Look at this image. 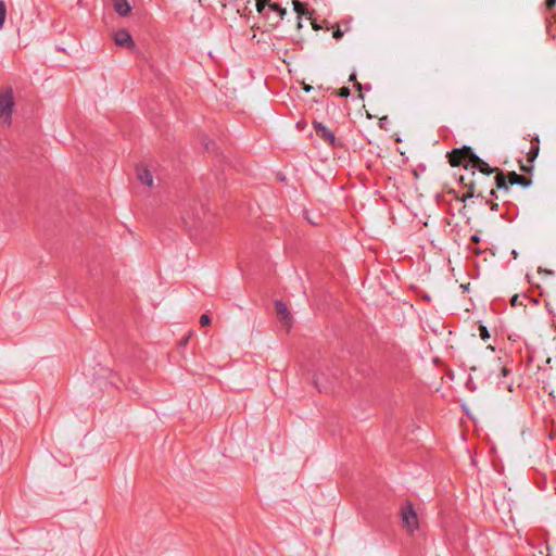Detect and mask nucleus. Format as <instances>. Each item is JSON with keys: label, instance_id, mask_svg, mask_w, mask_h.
<instances>
[{"label": "nucleus", "instance_id": "1", "mask_svg": "<svg viewBox=\"0 0 556 556\" xmlns=\"http://www.w3.org/2000/svg\"><path fill=\"white\" fill-rule=\"evenodd\" d=\"M256 11L265 18L270 20L269 13H274L273 26H277L287 14V10L279 3L271 2L270 0H255Z\"/></svg>", "mask_w": 556, "mask_h": 556}, {"label": "nucleus", "instance_id": "2", "mask_svg": "<svg viewBox=\"0 0 556 556\" xmlns=\"http://www.w3.org/2000/svg\"><path fill=\"white\" fill-rule=\"evenodd\" d=\"M14 96L12 88H7L0 91V121L3 124L10 125L12 119V112L14 109Z\"/></svg>", "mask_w": 556, "mask_h": 556}, {"label": "nucleus", "instance_id": "3", "mask_svg": "<svg viewBox=\"0 0 556 556\" xmlns=\"http://www.w3.org/2000/svg\"><path fill=\"white\" fill-rule=\"evenodd\" d=\"M402 527L409 533L415 532L419 528L418 515L412 503H406L400 510Z\"/></svg>", "mask_w": 556, "mask_h": 556}, {"label": "nucleus", "instance_id": "4", "mask_svg": "<svg viewBox=\"0 0 556 556\" xmlns=\"http://www.w3.org/2000/svg\"><path fill=\"white\" fill-rule=\"evenodd\" d=\"M313 126H314L317 137L323 139L325 142L329 143L331 147L336 148V147L342 146V142L340 141V139L336 138L334 132L332 130L328 129L325 125H323L319 122H314Z\"/></svg>", "mask_w": 556, "mask_h": 556}, {"label": "nucleus", "instance_id": "5", "mask_svg": "<svg viewBox=\"0 0 556 556\" xmlns=\"http://www.w3.org/2000/svg\"><path fill=\"white\" fill-rule=\"evenodd\" d=\"M470 154H473L469 147H464L463 149H456L453 151L450 157V163L452 166H459L464 164L465 166L470 165Z\"/></svg>", "mask_w": 556, "mask_h": 556}, {"label": "nucleus", "instance_id": "6", "mask_svg": "<svg viewBox=\"0 0 556 556\" xmlns=\"http://www.w3.org/2000/svg\"><path fill=\"white\" fill-rule=\"evenodd\" d=\"M114 42L118 47L132 49L135 48V41L127 29H119L114 33Z\"/></svg>", "mask_w": 556, "mask_h": 556}, {"label": "nucleus", "instance_id": "7", "mask_svg": "<svg viewBox=\"0 0 556 556\" xmlns=\"http://www.w3.org/2000/svg\"><path fill=\"white\" fill-rule=\"evenodd\" d=\"M275 308L280 321L285 326L290 327L292 325V315L289 312L287 304L282 301H276Z\"/></svg>", "mask_w": 556, "mask_h": 556}, {"label": "nucleus", "instance_id": "8", "mask_svg": "<svg viewBox=\"0 0 556 556\" xmlns=\"http://www.w3.org/2000/svg\"><path fill=\"white\" fill-rule=\"evenodd\" d=\"M470 166L472 168H477L479 169L481 173L483 174H492L493 172H495L494 168L490 167V165L484 162L483 160H481L478 155H476L475 153L473 154H470Z\"/></svg>", "mask_w": 556, "mask_h": 556}, {"label": "nucleus", "instance_id": "9", "mask_svg": "<svg viewBox=\"0 0 556 556\" xmlns=\"http://www.w3.org/2000/svg\"><path fill=\"white\" fill-rule=\"evenodd\" d=\"M136 172H137V178L139 179V181L147 186V187H152L153 186V177H152V174L151 172L144 166V165H137L136 167Z\"/></svg>", "mask_w": 556, "mask_h": 556}, {"label": "nucleus", "instance_id": "10", "mask_svg": "<svg viewBox=\"0 0 556 556\" xmlns=\"http://www.w3.org/2000/svg\"><path fill=\"white\" fill-rule=\"evenodd\" d=\"M293 10L295 11L298 15V26L301 27V18L304 15L311 14L308 11L307 4L304 2H301L300 0H292Z\"/></svg>", "mask_w": 556, "mask_h": 556}, {"label": "nucleus", "instance_id": "11", "mask_svg": "<svg viewBox=\"0 0 556 556\" xmlns=\"http://www.w3.org/2000/svg\"><path fill=\"white\" fill-rule=\"evenodd\" d=\"M114 10L119 16H127L131 11L128 0H114Z\"/></svg>", "mask_w": 556, "mask_h": 556}, {"label": "nucleus", "instance_id": "12", "mask_svg": "<svg viewBox=\"0 0 556 556\" xmlns=\"http://www.w3.org/2000/svg\"><path fill=\"white\" fill-rule=\"evenodd\" d=\"M508 180L510 185L528 186L529 182L525 176L518 175L515 172L509 173Z\"/></svg>", "mask_w": 556, "mask_h": 556}, {"label": "nucleus", "instance_id": "13", "mask_svg": "<svg viewBox=\"0 0 556 556\" xmlns=\"http://www.w3.org/2000/svg\"><path fill=\"white\" fill-rule=\"evenodd\" d=\"M7 17V7L3 0H0V29L3 27Z\"/></svg>", "mask_w": 556, "mask_h": 556}, {"label": "nucleus", "instance_id": "14", "mask_svg": "<svg viewBox=\"0 0 556 556\" xmlns=\"http://www.w3.org/2000/svg\"><path fill=\"white\" fill-rule=\"evenodd\" d=\"M495 180H496V186L497 188H505L507 189V184H506V178L505 176L503 175V173H498L495 177Z\"/></svg>", "mask_w": 556, "mask_h": 556}, {"label": "nucleus", "instance_id": "15", "mask_svg": "<svg viewBox=\"0 0 556 556\" xmlns=\"http://www.w3.org/2000/svg\"><path fill=\"white\" fill-rule=\"evenodd\" d=\"M536 142H539V140L536 139ZM539 154V144L538 143H532L531 146V150L529 152V160L530 161H533Z\"/></svg>", "mask_w": 556, "mask_h": 556}, {"label": "nucleus", "instance_id": "16", "mask_svg": "<svg viewBox=\"0 0 556 556\" xmlns=\"http://www.w3.org/2000/svg\"><path fill=\"white\" fill-rule=\"evenodd\" d=\"M333 94L342 98H348V86H343L338 90H333Z\"/></svg>", "mask_w": 556, "mask_h": 556}, {"label": "nucleus", "instance_id": "17", "mask_svg": "<svg viewBox=\"0 0 556 556\" xmlns=\"http://www.w3.org/2000/svg\"><path fill=\"white\" fill-rule=\"evenodd\" d=\"M200 325L206 327L211 325V318L207 314H202L200 317Z\"/></svg>", "mask_w": 556, "mask_h": 556}, {"label": "nucleus", "instance_id": "18", "mask_svg": "<svg viewBox=\"0 0 556 556\" xmlns=\"http://www.w3.org/2000/svg\"><path fill=\"white\" fill-rule=\"evenodd\" d=\"M479 330H480V337L482 340L485 341L490 338V333L485 326H480Z\"/></svg>", "mask_w": 556, "mask_h": 556}, {"label": "nucleus", "instance_id": "19", "mask_svg": "<svg viewBox=\"0 0 556 556\" xmlns=\"http://www.w3.org/2000/svg\"><path fill=\"white\" fill-rule=\"evenodd\" d=\"M343 35H344V31L341 30L339 27L336 30H333V33H332V37L336 39H341L343 37Z\"/></svg>", "mask_w": 556, "mask_h": 556}, {"label": "nucleus", "instance_id": "20", "mask_svg": "<svg viewBox=\"0 0 556 556\" xmlns=\"http://www.w3.org/2000/svg\"><path fill=\"white\" fill-rule=\"evenodd\" d=\"M517 302H518V295L513 296L511 304L517 305Z\"/></svg>", "mask_w": 556, "mask_h": 556}, {"label": "nucleus", "instance_id": "21", "mask_svg": "<svg viewBox=\"0 0 556 556\" xmlns=\"http://www.w3.org/2000/svg\"><path fill=\"white\" fill-rule=\"evenodd\" d=\"M556 3V0H547V5L553 7Z\"/></svg>", "mask_w": 556, "mask_h": 556}, {"label": "nucleus", "instance_id": "22", "mask_svg": "<svg viewBox=\"0 0 556 556\" xmlns=\"http://www.w3.org/2000/svg\"><path fill=\"white\" fill-rule=\"evenodd\" d=\"M502 374H503V376H506V375L508 374V370H507V368H506V367H503V368H502Z\"/></svg>", "mask_w": 556, "mask_h": 556}, {"label": "nucleus", "instance_id": "23", "mask_svg": "<svg viewBox=\"0 0 556 556\" xmlns=\"http://www.w3.org/2000/svg\"><path fill=\"white\" fill-rule=\"evenodd\" d=\"M307 220H308L311 224H313V225H317V223L315 222V218H312V219H311V218H308V217H307Z\"/></svg>", "mask_w": 556, "mask_h": 556}, {"label": "nucleus", "instance_id": "24", "mask_svg": "<svg viewBox=\"0 0 556 556\" xmlns=\"http://www.w3.org/2000/svg\"><path fill=\"white\" fill-rule=\"evenodd\" d=\"M307 220H308L311 224H313V225H317V223L315 222V218H312V219H311V218H308V217H307Z\"/></svg>", "mask_w": 556, "mask_h": 556}, {"label": "nucleus", "instance_id": "25", "mask_svg": "<svg viewBox=\"0 0 556 556\" xmlns=\"http://www.w3.org/2000/svg\"><path fill=\"white\" fill-rule=\"evenodd\" d=\"M349 80H350V81L355 80V76H354L353 74H350Z\"/></svg>", "mask_w": 556, "mask_h": 556}, {"label": "nucleus", "instance_id": "26", "mask_svg": "<svg viewBox=\"0 0 556 556\" xmlns=\"http://www.w3.org/2000/svg\"><path fill=\"white\" fill-rule=\"evenodd\" d=\"M472 240L478 242L479 241V237L478 236H472Z\"/></svg>", "mask_w": 556, "mask_h": 556}, {"label": "nucleus", "instance_id": "27", "mask_svg": "<svg viewBox=\"0 0 556 556\" xmlns=\"http://www.w3.org/2000/svg\"><path fill=\"white\" fill-rule=\"evenodd\" d=\"M312 24H313V27H314L315 29H318V28H319V26H318L315 22H313Z\"/></svg>", "mask_w": 556, "mask_h": 556}, {"label": "nucleus", "instance_id": "28", "mask_svg": "<svg viewBox=\"0 0 556 556\" xmlns=\"http://www.w3.org/2000/svg\"><path fill=\"white\" fill-rule=\"evenodd\" d=\"M304 89H305L306 91H309L311 86H305V87H304Z\"/></svg>", "mask_w": 556, "mask_h": 556}]
</instances>
